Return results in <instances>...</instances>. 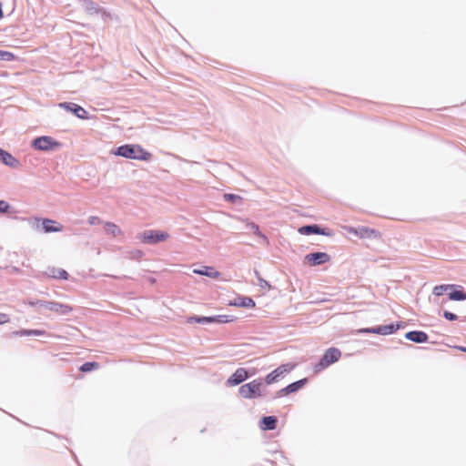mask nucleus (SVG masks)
I'll return each mask as SVG.
<instances>
[{"label": "nucleus", "instance_id": "nucleus-1", "mask_svg": "<svg viewBox=\"0 0 466 466\" xmlns=\"http://www.w3.org/2000/svg\"><path fill=\"white\" fill-rule=\"evenodd\" d=\"M112 153L128 159L149 161L152 154L146 151L140 145L125 144L116 147Z\"/></svg>", "mask_w": 466, "mask_h": 466}, {"label": "nucleus", "instance_id": "nucleus-2", "mask_svg": "<svg viewBox=\"0 0 466 466\" xmlns=\"http://www.w3.org/2000/svg\"><path fill=\"white\" fill-rule=\"evenodd\" d=\"M27 304L31 307H40L50 311H53L58 315H67L69 314L73 309L71 306L67 304H63L56 301H46L42 299H30L27 301Z\"/></svg>", "mask_w": 466, "mask_h": 466}, {"label": "nucleus", "instance_id": "nucleus-3", "mask_svg": "<svg viewBox=\"0 0 466 466\" xmlns=\"http://www.w3.org/2000/svg\"><path fill=\"white\" fill-rule=\"evenodd\" d=\"M262 379L254 380L248 383L243 384L238 389L239 395L244 399H256L261 397Z\"/></svg>", "mask_w": 466, "mask_h": 466}, {"label": "nucleus", "instance_id": "nucleus-4", "mask_svg": "<svg viewBox=\"0 0 466 466\" xmlns=\"http://www.w3.org/2000/svg\"><path fill=\"white\" fill-rule=\"evenodd\" d=\"M60 146V142L48 136L38 137L31 142V147L40 151H54Z\"/></svg>", "mask_w": 466, "mask_h": 466}, {"label": "nucleus", "instance_id": "nucleus-5", "mask_svg": "<svg viewBox=\"0 0 466 466\" xmlns=\"http://www.w3.org/2000/svg\"><path fill=\"white\" fill-rule=\"evenodd\" d=\"M233 320L232 316L228 315H217V316H210V317H204V316H191L187 318L188 323H198L202 325L206 324H212V323H228Z\"/></svg>", "mask_w": 466, "mask_h": 466}, {"label": "nucleus", "instance_id": "nucleus-6", "mask_svg": "<svg viewBox=\"0 0 466 466\" xmlns=\"http://www.w3.org/2000/svg\"><path fill=\"white\" fill-rule=\"evenodd\" d=\"M293 365L290 364H282L275 369L273 371L268 373L264 379H262V382L264 381L266 384L270 385L275 382L279 381L287 373L290 372L293 369Z\"/></svg>", "mask_w": 466, "mask_h": 466}, {"label": "nucleus", "instance_id": "nucleus-7", "mask_svg": "<svg viewBox=\"0 0 466 466\" xmlns=\"http://www.w3.org/2000/svg\"><path fill=\"white\" fill-rule=\"evenodd\" d=\"M167 238V233L153 229L145 230L140 236L142 242L149 245H154L160 241H164Z\"/></svg>", "mask_w": 466, "mask_h": 466}, {"label": "nucleus", "instance_id": "nucleus-8", "mask_svg": "<svg viewBox=\"0 0 466 466\" xmlns=\"http://www.w3.org/2000/svg\"><path fill=\"white\" fill-rule=\"evenodd\" d=\"M401 327V323L396 324H387V325H380L373 328L363 329L361 332L363 333H374L380 335H390L396 332Z\"/></svg>", "mask_w": 466, "mask_h": 466}, {"label": "nucleus", "instance_id": "nucleus-9", "mask_svg": "<svg viewBox=\"0 0 466 466\" xmlns=\"http://www.w3.org/2000/svg\"><path fill=\"white\" fill-rule=\"evenodd\" d=\"M330 256L326 252H313L307 254L304 262L310 266H319L329 261Z\"/></svg>", "mask_w": 466, "mask_h": 466}, {"label": "nucleus", "instance_id": "nucleus-10", "mask_svg": "<svg viewBox=\"0 0 466 466\" xmlns=\"http://www.w3.org/2000/svg\"><path fill=\"white\" fill-rule=\"evenodd\" d=\"M82 7L89 15H99L100 14L105 21L108 17H110V15L106 10L101 8L97 4H96L93 1L83 0L82 1Z\"/></svg>", "mask_w": 466, "mask_h": 466}, {"label": "nucleus", "instance_id": "nucleus-11", "mask_svg": "<svg viewBox=\"0 0 466 466\" xmlns=\"http://www.w3.org/2000/svg\"><path fill=\"white\" fill-rule=\"evenodd\" d=\"M59 106L65 108L66 110L72 112L75 116H76L80 119H87V112L81 106L72 103V102H64L60 103Z\"/></svg>", "mask_w": 466, "mask_h": 466}, {"label": "nucleus", "instance_id": "nucleus-12", "mask_svg": "<svg viewBox=\"0 0 466 466\" xmlns=\"http://www.w3.org/2000/svg\"><path fill=\"white\" fill-rule=\"evenodd\" d=\"M299 232L302 235L318 234L323 236H331V231L328 228H320L317 224L306 225L299 228Z\"/></svg>", "mask_w": 466, "mask_h": 466}, {"label": "nucleus", "instance_id": "nucleus-13", "mask_svg": "<svg viewBox=\"0 0 466 466\" xmlns=\"http://www.w3.org/2000/svg\"><path fill=\"white\" fill-rule=\"evenodd\" d=\"M55 223L54 220L49 218H44V219H35L36 228H38L40 226L42 228V230L45 233H53V232H60L62 231V226H54Z\"/></svg>", "mask_w": 466, "mask_h": 466}, {"label": "nucleus", "instance_id": "nucleus-14", "mask_svg": "<svg viewBox=\"0 0 466 466\" xmlns=\"http://www.w3.org/2000/svg\"><path fill=\"white\" fill-rule=\"evenodd\" d=\"M248 379V371L245 368H238L236 371L228 379L227 384L228 386H237L241 384Z\"/></svg>", "mask_w": 466, "mask_h": 466}, {"label": "nucleus", "instance_id": "nucleus-15", "mask_svg": "<svg viewBox=\"0 0 466 466\" xmlns=\"http://www.w3.org/2000/svg\"><path fill=\"white\" fill-rule=\"evenodd\" d=\"M0 161L12 168H19L21 167V163L17 158L2 148H0Z\"/></svg>", "mask_w": 466, "mask_h": 466}, {"label": "nucleus", "instance_id": "nucleus-16", "mask_svg": "<svg viewBox=\"0 0 466 466\" xmlns=\"http://www.w3.org/2000/svg\"><path fill=\"white\" fill-rule=\"evenodd\" d=\"M405 339L415 343H425L428 341L429 336L421 330H411L405 334Z\"/></svg>", "mask_w": 466, "mask_h": 466}, {"label": "nucleus", "instance_id": "nucleus-17", "mask_svg": "<svg viewBox=\"0 0 466 466\" xmlns=\"http://www.w3.org/2000/svg\"><path fill=\"white\" fill-rule=\"evenodd\" d=\"M278 424V418L276 416H265L261 419L259 426L263 431H273Z\"/></svg>", "mask_w": 466, "mask_h": 466}, {"label": "nucleus", "instance_id": "nucleus-18", "mask_svg": "<svg viewBox=\"0 0 466 466\" xmlns=\"http://www.w3.org/2000/svg\"><path fill=\"white\" fill-rule=\"evenodd\" d=\"M330 364L337 362L341 357V351L337 348H329L323 354Z\"/></svg>", "mask_w": 466, "mask_h": 466}, {"label": "nucleus", "instance_id": "nucleus-19", "mask_svg": "<svg viewBox=\"0 0 466 466\" xmlns=\"http://www.w3.org/2000/svg\"><path fill=\"white\" fill-rule=\"evenodd\" d=\"M46 275L50 278L67 279L68 273L63 268H49L46 271Z\"/></svg>", "mask_w": 466, "mask_h": 466}, {"label": "nucleus", "instance_id": "nucleus-20", "mask_svg": "<svg viewBox=\"0 0 466 466\" xmlns=\"http://www.w3.org/2000/svg\"><path fill=\"white\" fill-rule=\"evenodd\" d=\"M234 305L243 308H254L256 304L249 297H238L235 299Z\"/></svg>", "mask_w": 466, "mask_h": 466}, {"label": "nucleus", "instance_id": "nucleus-21", "mask_svg": "<svg viewBox=\"0 0 466 466\" xmlns=\"http://www.w3.org/2000/svg\"><path fill=\"white\" fill-rule=\"evenodd\" d=\"M194 273L202 275V276H207V277L213 278V279H216L219 276V272L217 271L212 267H204L203 269H195Z\"/></svg>", "mask_w": 466, "mask_h": 466}, {"label": "nucleus", "instance_id": "nucleus-22", "mask_svg": "<svg viewBox=\"0 0 466 466\" xmlns=\"http://www.w3.org/2000/svg\"><path fill=\"white\" fill-rule=\"evenodd\" d=\"M307 382H308V379H306V378L299 380L297 381H294L286 387L285 391L289 392V394L296 392L299 390H300Z\"/></svg>", "mask_w": 466, "mask_h": 466}, {"label": "nucleus", "instance_id": "nucleus-23", "mask_svg": "<svg viewBox=\"0 0 466 466\" xmlns=\"http://www.w3.org/2000/svg\"><path fill=\"white\" fill-rule=\"evenodd\" d=\"M104 229L106 234L116 237L122 233L120 228L112 222H106Z\"/></svg>", "mask_w": 466, "mask_h": 466}, {"label": "nucleus", "instance_id": "nucleus-24", "mask_svg": "<svg viewBox=\"0 0 466 466\" xmlns=\"http://www.w3.org/2000/svg\"><path fill=\"white\" fill-rule=\"evenodd\" d=\"M46 331L41 329H21L19 331L13 332L15 336H42L45 335Z\"/></svg>", "mask_w": 466, "mask_h": 466}, {"label": "nucleus", "instance_id": "nucleus-25", "mask_svg": "<svg viewBox=\"0 0 466 466\" xmlns=\"http://www.w3.org/2000/svg\"><path fill=\"white\" fill-rule=\"evenodd\" d=\"M449 299L454 301L466 299V293L462 289H454L449 293Z\"/></svg>", "mask_w": 466, "mask_h": 466}, {"label": "nucleus", "instance_id": "nucleus-26", "mask_svg": "<svg viewBox=\"0 0 466 466\" xmlns=\"http://www.w3.org/2000/svg\"><path fill=\"white\" fill-rule=\"evenodd\" d=\"M329 365H331V364L329 363V361L323 355L321 357V359L319 360V361L314 365V368H313L314 373H319V372L324 370Z\"/></svg>", "mask_w": 466, "mask_h": 466}, {"label": "nucleus", "instance_id": "nucleus-27", "mask_svg": "<svg viewBox=\"0 0 466 466\" xmlns=\"http://www.w3.org/2000/svg\"><path fill=\"white\" fill-rule=\"evenodd\" d=\"M455 287V285L451 284L438 285L434 287L432 293L436 296H441L444 292L449 289H453Z\"/></svg>", "mask_w": 466, "mask_h": 466}, {"label": "nucleus", "instance_id": "nucleus-28", "mask_svg": "<svg viewBox=\"0 0 466 466\" xmlns=\"http://www.w3.org/2000/svg\"><path fill=\"white\" fill-rule=\"evenodd\" d=\"M247 228L249 230H252L255 235L261 238L265 243H268L267 237L261 233V231L259 230V227L257 224H255L253 222H248L247 224Z\"/></svg>", "mask_w": 466, "mask_h": 466}, {"label": "nucleus", "instance_id": "nucleus-29", "mask_svg": "<svg viewBox=\"0 0 466 466\" xmlns=\"http://www.w3.org/2000/svg\"><path fill=\"white\" fill-rule=\"evenodd\" d=\"M97 367H98V363L97 362L87 361V362H85L84 364H82V366L80 367V370L83 371V372H88V371H91V370H93L94 369H96Z\"/></svg>", "mask_w": 466, "mask_h": 466}, {"label": "nucleus", "instance_id": "nucleus-30", "mask_svg": "<svg viewBox=\"0 0 466 466\" xmlns=\"http://www.w3.org/2000/svg\"><path fill=\"white\" fill-rule=\"evenodd\" d=\"M255 275L258 280V285L262 288V289H265V288H270V285L269 283L265 280L264 279L261 278L259 272L258 270H255Z\"/></svg>", "mask_w": 466, "mask_h": 466}, {"label": "nucleus", "instance_id": "nucleus-31", "mask_svg": "<svg viewBox=\"0 0 466 466\" xmlns=\"http://www.w3.org/2000/svg\"><path fill=\"white\" fill-rule=\"evenodd\" d=\"M14 59V55L8 51L0 50V60L1 61H11Z\"/></svg>", "mask_w": 466, "mask_h": 466}, {"label": "nucleus", "instance_id": "nucleus-32", "mask_svg": "<svg viewBox=\"0 0 466 466\" xmlns=\"http://www.w3.org/2000/svg\"><path fill=\"white\" fill-rule=\"evenodd\" d=\"M224 198H225V200L231 202V203H237L238 201L241 200V198L235 194H225Z\"/></svg>", "mask_w": 466, "mask_h": 466}, {"label": "nucleus", "instance_id": "nucleus-33", "mask_svg": "<svg viewBox=\"0 0 466 466\" xmlns=\"http://www.w3.org/2000/svg\"><path fill=\"white\" fill-rule=\"evenodd\" d=\"M10 208V205L6 201L0 200V214L7 213Z\"/></svg>", "mask_w": 466, "mask_h": 466}, {"label": "nucleus", "instance_id": "nucleus-34", "mask_svg": "<svg viewBox=\"0 0 466 466\" xmlns=\"http://www.w3.org/2000/svg\"><path fill=\"white\" fill-rule=\"evenodd\" d=\"M443 317L451 321L456 320L458 319V316L451 311L444 310Z\"/></svg>", "mask_w": 466, "mask_h": 466}, {"label": "nucleus", "instance_id": "nucleus-35", "mask_svg": "<svg viewBox=\"0 0 466 466\" xmlns=\"http://www.w3.org/2000/svg\"><path fill=\"white\" fill-rule=\"evenodd\" d=\"M88 223L90 225H96V224L101 223V219L98 217L91 216L88 218Z\"/></svg>", "mask_w": 466, "mask_h": 466}, {"label": "nucleus", "instance_id": "nucleus-36", "mask_svg": "<svg viewBox=\"0 0 466 466\" xmlns=\"http://www.w3.org/2000/svg\"><path fill=\"white\" fill-rule=\"evenodd\" d=\"M9 316L5 313H0V324H4L9 321Z\"/></svg>", "mask_w": 466, "mask_h": 466}, {"label": "nucleus", "instance_id": "nucleus-37", "mask_svg": "<svg viewBox=\"0 0 466 466\" xmlns=\"http://www.w3.org/2000/svg\"><path fill=\"white\" fill-rule=\"evenodd\" d=\"M285 390H286V387H285V388H283V389H281L280 390H279V391L277 392V394H276V398H279V397H282V396H284V395H289V392H287V391H285Z\"/></svg>", "mask_w": 466, "mask_h": 466}, {"label": "nucleus", "instance_id": "nucleus-38", "mask_svg": "<svg viewBox=\"0 0 466 466\" xmlns=\"http://www.w3.org/2000/svg\"><path fill=\"white\" fill-rule=\"evenodd\" d=\"M246 370L248 371V379L256 374V369H254V368L246 369Z\"/></svg>", "mask_w": 466, "mask_h": 466}, {"label": "nucleus", "instance_id": "nucleus-39", "mask_svg": "<svg viewBox=\"0 0 466 466\" xmlns=\"http://www.w3.org/2000/svg\"><path fill=\"white\" fill-rule=\"evenodd\" d=\"M141 255H142V251L137 250V253H136V256H141Z\"/></svg>", "mask_w": 466, "mask_h": 466}, {"label": "nucleus", "instance_id": "nucleus-40", "mask_svg": "<svg viewBox=\"0 0 466 466\" xmlns=\"http://www.w3.org/2000/svg\"><path fill=\"white\" fill-rule=\"evenodd\" d=\"M141 255H142V251L137 250V253H136V256H141Z\"/></svg>", "mask_w": 466, "mask_h": 466}, {"label": "nucleus", "instance_id": "nucleus-41", "mask_svg": "<svg viewBox=\"0 0 466 466\" xmlns=\"http://www.w3.org/2000/svg\"><path fill=\"white\" fill-rule=\"evenodd\" d=\"M461 350L462 351L466 352V348L461 347Z\"/></svg>", "mask_w": 466, "mask_h": 466}]
</instances>
